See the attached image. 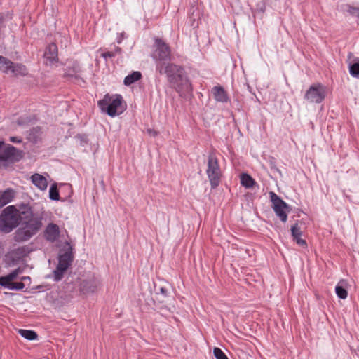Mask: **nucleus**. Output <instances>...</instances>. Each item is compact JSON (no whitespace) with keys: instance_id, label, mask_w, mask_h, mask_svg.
<instances>
[{"instance_id":"obj_29","label":"nucleus","mask_w":359,"mask_h":359,"mask_svg":"<svg viewBox=\"0 0 359 359\" xmlns=\"http://www.w3.org/2000/svg\"><path fill=\"white\" fill-rule=\"evenodd\" d=\"M350 74L353 76L357 77L359 76V62H355L350 65Z\"/></svg>"},{"instance_id":"obj_37","label":"nucleus","mask_w":359,"mask_h":359,"mask_svg":"<svg viewBox=\"0 0 359 359\" xmlns=\"http://www.w3.org/2000/svg\"><path fill=\"white\" fill-rule=\"evenodd\" d=\"M4 143L3 142L0 141V149H1L2 146H4Z\"/></svg>"},{"instance_id":"obj_12","label":"nucleus","mask_w":359,"mask_h":359,"mask_svg":"<svg viewBox=\"0 0 359 359\" xmlns=\"http://www.w3.org/2000/svg\"><path fill=\"white\" fill-rule=\"evenodd\" d=\"M23 270L18 267L9 273L8 275L0 277V285L4 287L16 279L19 274L22 273Z\"/></svg>"},{"instance_id":"obj_26","label":"nucleus","mask_w":359,"mask_h":359,"mask_svg":"<svg viewBox=\"0 0 359 359\" xmlns=\"http://www.w3.org/2000/svg\"><path fill=\"white\" fill-rule=\"evenodd\" d=\"M49 198L53 201H58L60 199L59 191L55 184H53L50 187Z\"/></svg>"},{"instance_id":"obj_24","label":"nucleus","mask_w":359,"mask_h":359,"mask_svg":"<svg viewBox=\"0 0 359 359\" xmlns=\"http://www.w3.org/2000/svg\"><path fill=\"white\" fill-rule=\"evenodd\" d=\"M18 332L22 337L27 340H35L38 337V334L34 330L20 329Z\"/></svg>"},{"instance_id":"obj_5","label":"nucleus","mask_w":359,"mask_h":359,"mask_svg":"<svg viewBox=\"0 0 359 359\" xmlns=\"http://www.w3.org/2000/svg\"><path fill=\"white\" fill-rule=\"evenodd\" d=\"M206 174L212 189L217 187L220 183L222 171L215 154L212 152L208 155Z\"/></svg>"},{"instance_id":"obj_21","label":"nucleus","mask_w":359,"mask_h":359,"mask_svg":"<svg viewBox=\"0 0 359 359\" xmlns=\"http://www.w3.org/2000/svg\"><path fill=\"white\" fill-rule=\"evenodd\" d=\"M13 75L18 76V75H26L27 74V69L25 66H24L22 64H14L13 62V67L11 68V71Z\"/></svg>"},{"instance_id":"obj_33","label":"nucleus","mask_w":359,"mask_h":359,"mask_svg":"<svg viewBox=\"0 0 359 359\" xmlns=\"http://www.w3.org/2000/svg\"><path fill=\"white\" fill-rule=\"evenodd\" d=\"M115 54L113 53V52H106V53H103L102 54V57H104L105 59L107 57H114Z\"/></svg>"},{"instance_id":"obj_10","label":"nucleus","mask_w":359,"mask_h":359,"mask_svg":"<svg viewBox=\"0 0 359 359\" xmlns=\"http://www.w3.org/2000/svg\"><path fill=\"white\" fill-rule=\"evenodd\" d=\"M305 99L312 103H320L325 97V88L323 85L316 84L310 86L306 91Z\"/></svg>"},{"instance_id":"obj_22","label":"nucleus","mask_w":359,"mask_h":359,"mask_svg":"<svg viewBox=\"0 0 359 359\" xmlns=\"http://www.w3.org/2000/svg\"><path fill=\"white\" fill-rule=\"evenodd\" d=\"M142 74L140 72H133L132 74L126 76L123 83L126 86H130L135 81L140 80Z\"/></svg>"},{"instance_id":"obj_9","label":"nucleus","mask_w":359,"mask_h":359,"mask_svg":"<svg viewBox=\"0 0 359 359\" xmlns=\"http://www.w3.org/2000/svg\"><path fill=\"white\" fill-rule=\"evenodd\" d=\"M39 229L37 224L27 223L20 227L15 233L14 239L16 242H25L29 240Z\"/></svg>"},{"instance_id":"obj_17","label":"nucleus","mask_w":359,"mask_h":359,"mask_svg":"<svg viewBox=\"0 0 359 359\" xmlns=\"http://www.w3.org/2000/svg\"><path fill=\"white\" fill-rule=\"evenodd\" d=\"M15 197V191L13 189H6L0 195V207L11 203Z\"/></svg>"},{"instance_id":"obj_36","label":"nucleus","mask_w":359,"mask_h":359,"mask_svg":"<svg viewBox=\"0 0 359 359\" xmlns=\"http://www.w3.org/2000/svg\"><path fill=\"white\" fill-rule=\"evenodd\" d=\"M20 279L22 281H26V280L30 281V280H31L29 276H22V277H21Z\"/></svg>"},{"instance_id":"obj_32","label":"nucleus","mask_w":359,"mask_h":359,"mask_svg":"<svg viewBox=\"0 0 359 359\" xmlns=\"http://www.w3.org/2000/svg\"><path fill=\"white\" fill-rule=\"evenodd\" d=\"M30 122V119L27 117H20L17 120V124L20 126L28 124Z\"/></svg>"},{"instance_id":"obj_2","label":"nucleus","mask_w":359,"mask_h":359,"mask_svg":"<svg viewBox=\"0 0 359 359\" xmlns=\"http://www.w3.org/2000/svg\"><path fill=\"white\" fill-rule=\"evenodd\" d=\"M154 50L151 53L152 58L156 62V70L160 74H163L164 67L171 60V50L168 44L161 39H156Z\"/></svg>"},{"instance_id":"obj_14","label":"nucleus","mask_w":359,"mask_h":359,"mask_svg":"<svg viewBox=\"0 0 359 359\" xmlns=\"http://www.w3.org/2000/svg\"><path fill=\"white\" fill-rule=\"evenodd\" d=\"M81 287L84 293H93L97 289L98 282L95 279L86 280L83 281Z\"/></svg>"},{"instance_id":"obj_15","label":"nucleus","mask_w":359,"mask_h":359,"mask_svg":"<svg viewBox=\"0 0 359 359\" xmlns=\"http://www.w3.org/2000/svg\"><path fill=\"white\" fill-rule=\"evenodd\" d=\"M31 181L41 190H45L48 187V182L46 178L40 174L35 173L32 175Z\"/></svg>"},{"instance_id":"obj_19","label":"nucleus","mask_w":359,"mask_h":359,"mask_svg":"<svg viewBox=\"0 0 359 359\" xmlns=\"http://www.w3.org/2000/svg\"><path fill=\"white\" fill-rule=\"evenodd\" d=\"M241 183L246 189L252 188L256 184L255 180L248 174L243 173L241 175Z\"/></svg>"},{"instance_id":"obj_30","label":"nucleus","mask_w":359,"mask_h":359,"mask_svg":"<svg viewBox=\"0 0 359 359\" xmlns=\"http://www.w3.org/2000/svg\"><path fill=\"white\" fill-rule=\"evenodd\" d=\"M10 141L13 143L22 144L19 148L25 149V143L21 136H10Z\"/></svg>"},{"instance_id":"obj_16","label":"nucleus","mask_w":359,"mask_h":359,"mask_svg":"<svg viewBox=\"0 0 359 359\" xmlns=\"http://www.w3.org/2000/svg\"><path fill=\"white\" fill-rule=\"evenodd\" d=\"M44 57L51 62L57 60V47L56 44L51 43L46 48Z\"/></svg>"},{"instance_id":"obj_18","label":"nucleus","mask_w":359,"mask_h":359,"mask_svg":"<svg viewBox=\"0 0 359 359\" xmlns=\"http://www.w3.org/2000/svg\"><path fill=\"white\" fill-rule=\"evenodd\" d=\"M215 99L217 102H226L228 96L224 89L221 86H215L212 90Z\"/></svg>"},{"instance_id":"obj_4","label":"nucleus","mask_w":359,"mask_h":359,"mask_svg":"<svg viewBox=\"0 0 359 359\" xmlns=\"http://www.w3.org/2000/svg\"><path fill=\"white\" fill-rule=\"evenodd\" d=\"M21 217L19 211L13 205L4 208L0 215V231L10 233L20 224Z\"/></svg>"},{"instance_id":"obj_28","label":"nucleus","mask_w":359,"mask_h":359,"mask_svg":"<svg viewBox=\"0 0 359 359\" xmlns=\"http://www.w3.org/2000/svg\"><path fill=\"white\" fill-rule=\"evenodd\" d=\"M213 354L216 359H228L226 354L219 348H215L213 349Z\"/></svg>"},{"instance_id":"obj_35","label":"nucleus","mask_w":359,"mask_h":359,"mask_svg":"<svg viewBox=\"0 0 359 359\" xmlns=\"http://www.w3.org/2000/svg\"><path fill=\"white\" fill-rule=\"evenodd\" d=\"M78 137H79L80 139V141H81V144L83 142H86V137L87 136H77Z\"/></svg>"},{"instance_id":"obj_13","label":"nucleus","mask_w":359,"mask_h":359,"mask_svg":"<svg viewBox=\"0 0 359 359\" xmlns=\"http://www.w3.org/2000/svg\"><path fill=\"white\" fill-rule=\"evenodd\" d=\"M302 231L297 224L293 225L291 228V234L293 240L296 241L297 244L302 247H306V242L304 239L301 238Z\"/></svg>"},{"instance_id":"obj_11","label":"nucleus","mask_w":359,"mask_h":359,"mask_svg":"<svg viewBox=\"0 0 359 359\" xmlns=\"http://www.w3.org/2000/svg\"><path fill=\"white\" fill-rule=\"evenodd\" d=\"M60 236L59 226L53 223H50L44 231V237L49 242H55Z\"/></svg>"},{"instance_id":"obj_1","label":"nucleus","mask_w":359,"mask_h":359,"mask_svg":"<svg viewBox=\"0 0 359 359\" xmlns=\"http://www.w3.org/2000/svg\"><path fill=\"white\" fill-rule=\"evenodd\" d=\"M163 74L166 75L170 87L175 89L180 95L191 91L190 82L182 66L168 62L164 67Z\"/></svg>"},{"instance_id":"obj_31","label":"nucleus","mask_w":359,"mask_h":359,"mask_svg":"<svg viewBox=\"0 0 359 359\" xmlns=\"http://www.w3.org/2000/svg\"><path fill=\"white\" fill-rule=\"evenodd\" d=\"M347 11L353 16L359 18V8L347 5Z\"/></svg>"},{"instance_id":"obj_7","label":"nucleus","mask_w":359,"mask_h":359,"mask_svg":"<svg viewBox=\"0 0 359 359\" xmlns=\"http://www.w3.org/2000/svg\"><path fill=\"white\" fill-rule=\"evenodd\" d=\"M269 196L276 215L283 222H285L287 219V212L290 210V205L273 191L269 192Z\"/></svg>"},{"instance_id":"obj_20","label":"nucleus","mask_w":359,"mask_h":359,"mask_svg":"<svg viewBox=\"0 0 359 359\" xmlns=\"http://www.w3.org/2000/svg\"><path fill=\"white\" fill-rule=\"evenodd\" d=\"M13 67V62L4 57L3 56H0V70L4 73H9L11 71V68Z\"/></svg>"},{"instance_id":"obj_8","label":"nucleus","mask_w":359,"mask_h":359,"mask_svg":"<svg viewBox=\"0 0 359 359\" xmlns=\"http://www.w3.org/2000/svg\"><path fill=\"white\" fill-rule=\"evenodd\" d=\"M0 157L4 163L18 162L23 157V151L21 148H15L11 145H6L0 152Z\"/></svg>"},{"instance_id":"obj_27","label":"nucleus","mask_w":359,"mask_h":359,"mask_svg":"<svg viewBox=\"0 0 359 359\" xmlns=\"http://www.w3.org/2000/svg\"><path fill=\"white\" fill-rule=\"evenodd\" d=\"M335 292L337 294V296L341 299H346L348 296V292L347 290L343 287L342 286L337 285L335 287Z\"/></svg>"},{"instance_id":"obj_34","label":"nucleus","mask_w":359,"mask_h":359,"mask_svg":"<svg viewBox=\"0 0 359 359\" xmlns=\"http://www.w3.org/2000/svg\"><path fill=\"white\" fill-rule=\"evenodd\" d=\"M160 292H161V293L162 294H163L164 296H167V292H168V291H167V290H166L165 288H164V287H161V289H160Z\"/></svg>"},{"instance_id":"obj_25","label":"nucleus","mask_w":359,"mask_h":359,"mask_svg":"<svg viewBox=\"0 0 359 359\" xmlns=\"http://www.w3.org/2000/svg\"><path fill=\"white\" fill-rule=\"evenodd\" d=\"M3 287L11 290H22L25 287V284L22 282H11L8 285H4Z\"/></svg>"},{"instance_id":"obj_3","label":"nucleus","mask_w":359,"mask_h":359,"mask_svg":"<svg viewBox=\"0 0 359 359\" xmlns=\"http://www.w3.org/2000/svg\"><path fill=\"white\" fill-rule=\"evenodd\" d=\"M98 106L102 111L112 117L121 114L126 109L123 97L118 94L105 95L104 98L98 102Z\"/></svg>"},{"instance_id":"obj_6","label":"nucleus","mask_w":359,"mask_h":359,"mask_svg":"<svg viewBox=\"0 0 359 359\" xmlns=\"http://www.w3.org/2000/svg\"><path fill=\"white\" fill-rule=\"evenodd\" d=\"M73 258L74 257L71 247H69L64 253L59 255L57 266L53 271L54 280L55 281H59L62 278L64 273L70 266L73 261Z\"/></svg>"},{"instance_id":"obj_23","label":"nucleus","mask_w":359,"mask_h":359,"mask_svg":"<svg viewBox=\"0 0 359 359\" xmlns=\"http://www.w3.org/2000/svg\"><path fill=\"white\" fill-rule=\"evenodd\" d=\"M30 251L29 246H22L15 249L13 254L16 258L20 259L27 256Z\"/></svg>"},{"instance_id":"obj_38","label":"nucleus","mask_w":359,"mask_h":359,"mask_svg":"<svg viewBox=\"0 0 359 359\" xmlns=\"http://www.w3.org/2000/svg\"><path fill=\"white\" fill-rule=\"evenodd\" d=\"M39 130H36V133H39L40 132L41 133H43V131H41V128H38Z\"/></svg>"}]
</instances>
